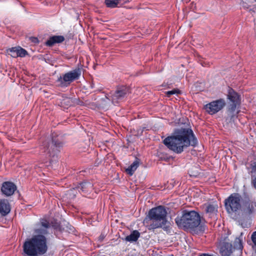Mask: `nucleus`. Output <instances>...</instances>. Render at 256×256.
<instances>
[{"label": "nucleus", "mask_w": 256, "mask_h": 256, "mask_svg": "<svg viewBox=\"0 0 256 256\" xmlns=\"http://www.w3.org/2000/svg\"><path fill=\"white\" fill-rule=\"evenodd\" d=\"M50 224L48 220L41 218L34 230L36 234L26 240L23 245L24 252L28 256L44 254L48 250L46 238L44 236L48 233V230Z\"/></svg>", "instance_id": "obj_1"}, {"label": "nucleus", "mask_w": 256, "mask_h": 256, "mask_svg": "<svg viewBox=\"0 0 256 256\" xmlns=\"http://www.w3.org/2000/svg\"><path fill=\"white\" fill-rule=\"evenodd\" d=\"M163 143L171 150L180 154L190 146L195 147L198 140L192 129L180 128L176 130L174 136L166 138Z\"/></svg>", "instance_id": "obj_2"}, {"label": "nucleus", "mask_w": 256, "mask_h": 256, "mask_svg": "<svg viewBox=\"0 0 256 256\" xmlns=\"http://www.w3.org/2000/svg\"><path fill=\"white\" fill-rule=\"evenodd\" d=\"M166 214L167 212L164 206H160L152 208L148 212L150 229L162 228L166 230L168 227Z\"/></svg>", "instance_id": "obj_3"}, {"label": "nucleus", "mask_w": 256, "mask_h": 256, "mask_svg": "<svg viewBox=\"0 0 256 256\" xmlns=\"http://www.w3.org/2000/svg\"><path fill=\"white\" fill-rule=\"evenodd\" d=\"M202 220V218H201L197 212L184 210L182 212V216L177 217L175 222L180 227L192 229L198 226Z\"/></svg>", "instance_id": "obj_4"}, {"label": "nucleus", "mask_w": 256, "mask_h": 256, "mask_svg": "<svg viewBox=\"0 0 256 256\" xmlns=\"http://www.w3.org/2000/svg\"><path fill=\"white\" fill-rule=\"evenodd\" d=\"M63 142L58 137H53L52 143L50 144L45 142L41 148L42 153H44L46 157L50 163L56 162L58 160L57 154L62 147Z\"/></svg>", "instance_id": "obj_5"}, {"label": "nucleus", "mask_w": 256, "mask_h": 256, "mask_svg": "<svg viewBox=\"0 0 256 256\" xmlns=\"http://www.w3.org/2000/svg\"><path fill=\"white\" fill-rule=\"evenodd\" d=\"M243 199L242 196L236 192L232 194L224 203L226 210L228 214L236 213L242 209V202Z\"/></svg>", "instance_id": "obj_6"}, {"label": "nucleus", "mask_w": 256, "mask_h": 256, "mask_svg": "<svg viewBox=\"0 0 256 256\" xmlns=\"http://www.w3.org/2000/svg\"><path fill=\"white\" fill-rule=\"evenodd\" d=\"M130 93V90L128 87L122 86L117 87L114 92H110V95L107 94L106 98L114 104H116L124 100Z\"/></svg>", "instance_id": "obj_7"}, {"label": "nucleus", "mask_w": 256, "mask_h": 256, "mask_svg": "<svg viewBox=\"0 0 256 256\" xmlns=\"http://www.w3.org/2000/svg\"><path fill=\"white\" fill-rule=\"evenodd\" d=\"M81 73L80 68H76L66 73L62 76H60L56 80L58 86H68L72 82L80 78Z\"/></svg>", "instance_id": "obj_8"}, {"label": "nucleus", "mask_w": 256, "mask_h": 256, "mask_svg": "<svg viewBox=\"0 0 256 256\" xmlns=\"http://www.w3.org/2000/svg\"><path fill=\"white\" fill-rule=\"evenodd\" d=\"M226 103L223 99H220L206 104L205 110L210 114H214L220 110L225 106Z\"/></svg>", "instance_id": "obj_9"}, {"label": "nucleus", "mask_w": 256, "mask_h": 256, "mask_svg": "<svg viewBox=\"0 0 256 256\" xmlns=\"http://www.w3.org/2000/svg\"><path fill=\"white\" fill-rule=\"evenodd\" d=\"M242 204V212L246 216H250L256 210V202L251 200L248 195L244 197Z\"/></svg>", "instance_id": "obj_10"}, {"label": "nucleus", "mask_w": 256, "mask_h": 256, "mask_svg": "<svg viewBox=\"0 0 256 256\" xmlns=\"http://www.w3.org/2000/svg\"><path fill=\"white\" fill-rule=\"evenodd\" d=\"M16 190V186L10 182H3L1 188L2 193L6 196L12 195Z\"/></svg>", "instance_id": "obj_11"}, {"label": "nucleus", "mask_w": 256, "mask_h": 256, "mask_svg": "<svg viewBox=\"0 0 256 256\" xmlns=\"http://www.w3.org/2000/svg\"><path fill=\"white\" fill-rule=\"evenodd\" d=\"M10 210V205L7 200H0V214L2 216L7 215Z\"/></svg>", "instance_id": "obj_12"}, {"label": "nucleus", "mask_w": 256, "mask_h": 256, "mask_svg": "<svg viewBox=\"0 0 256 256\" xmlns=\"http://www.w3.org/2000/svg\"><path fill=\"white\" fill-rule=\"evenodd\" d=\"M64 40V38L62 36H54L50 37L46 42V44L49 46H52L55 44L61 43Z\"/></svg>", "instance_id": "obj_13"}, {"label": "nucleus", "mask_w": 256, "mask_h": 256, "mask_svg": "<svg viewBox=\"0 0 256 256\" xmlns=\"http://www.w3.org/2000/svg\"><path fill=\"white\" fill-rule=\"evenodd\" d=\"M220 253L223 256H229L232 252V244L228 242H224L220 248Z\"/></svg>", "instance_id": "obj_14"}, {"label": "nucleus", "mask_w": 256, "mask_h": 256, "mask_svg": "<svg viewBox=\"0 0 256 256\" xmlns=\"http://www.w3.org/2000/svg\"><path fill=\"white\" fill-rule=\"evenodd\" d=\"M228 97L232 102L240 104V96L232 88L229 89Z\"/></svg>", "instance_id": "obj_15"}, {"label": "nucleus", "mask_w": 256, "mask_h": 256, "mask_svg": "<svg viewBox=\"0 0 256 256\" xmlns=\"http://www.w3.org/2000/svg\"><path fill=\"white\" fill-rule=\"evenodd\" d=\"M93 184L92 183L89 182H84L80 184H79L78 186V188H80L82 192L86 194L92 189Z\"/></svg>", "instance_id": "obj_16"}, {"label": "nucleus", "mask_w": 256, "mask_h": 256, "mask_svg": "<svg viewBox=\"0 0 256 256\" xmlns=\"http://www.w3.org/2000/svg\"><path fill=\"white\" fill-rule=\"evenodd\" d=\"M206 208L205 210L206 214H208V216L212 217V216L218 212V205L216 204H205Z\"/></svg>", "instance_id": "obj_17"}, {"label": "nucleus", "mask_w": 256, "mask_h": 256, "mask_svg": "<svg viewBox=\"0 0 256 256\" xmlns=\"http://www.w3.org/2000/svg\"><path fill=\"white\" fill-rule=\"evenodd\" d=\"M138 158H136L133 163L129 166L126 170V172L130 176H132L138 168L140 162Z\"/></svg>", "instance_id": "obj_18"}, {"label": "nucleus", "mask_w": 256, "mask_h": 256, "mask_svg": "<svg viewBox=\"0 0 256 256\" xmlns=\"http://www.w3.org/2000/svg\"><path fill=\"white\" fill-rule=\"evenodd\" d=\"M140 236V233L136 230H134L130 235L126 236L125 240L128 242H136Z\"/></svg>", "instance_id": "obj_19"}, {"label": "nucleus", "mask_w": 256, "mask_h": 256, "mask_svg": "<svg viewBox=\"0 0 256 256\" xmlns=\"http://www.w3.org/2000/svg\"><path fill=\"white\" fill-rule=\"evenodd\" d=\"M120 0H105V3L108 8H115L118 6Z\"/></svg>", "instance_id": "obj_20"}, {"label": "nucleus", "mask_w": 256, "mask_h": 256, "mask_svg": "<svg viewBox=\"0 0 256 256\" xmlns=\"http://www.w3.org/2000/svg\"><path fill=\"white\" fill-rule=\"evenodd\" d=\"M17 48L18 56L24 57L28 54V52L24 49L20 47H17Z\"/></svg>", "instance_id": "obj_21"}, {"label": "nucleus", "mask_w": 256, "mask_h": 256, "mask_svg": "<svg viewBox=\"0 0 256 256\" xmlns=\"http://www.w3.org/2000/svg\"><path fill=\"white\" fill-rule=\"evenodd\" d=\"M17 50H18V48L16 47L12 48L9 49L8 54H10V56L13 58H17V57H18Z\"/></svg>", "instance_id": "obj_22"}, {"label": "nucleus", "mask_w": 256, "mask_h": 256, "mask_svg": "<svg viewBox=\"0 0 256 256\" xmlns=\"http://www.w3.org/2000/svg\"><path fill=\"white\" fill-rule=\"evenodd\" d=\"M239 104H235L232 102L231 104H230L228 108V112L232 114H233L234 112L236 111V106Z\"/></svg>", "instance_id": "obj_23"}, {"label": "nucleus", "mask_w": 256, "mask_h": 256, "mask_svg": "<svg viewBox=\"0 0 256 256\" xmlns=\"http://www.w3.org/2000/svg\"><path fill=\"white\" fill-rule=\"evenodd\" d=\"M176 94H180V90L178 89H174L166 92V95L168 97H170L172 95Z\"/></svg>", "instance_id": "obj_24"}, {"label": "nucleus", "mask_w": 256, "mask_h": 256, "mask_svg": "<svg viewBox=\"0 0 256 256\" xmlns=\"http://www.w3.org/2000/svg\"><path fill=\"white\" fill-rule=\"evenodd\" d=\"M251 239L254 244L256 246V231L252 232Z\"/></svg>", "instance_id": "obj_25"}, {"label": "nucleus", "mask_w": 256, "mask_h": 256, "mask_svg": "<svg viewBox=\"0 0 256 256\" xmlns=\"http://www.w3.org/2000/svg\"><path fill=\"white\" fill-rule=\"evenodd\" d=\"M252 185L256 190V176L252 177Z\"/></svg>", "instance_id": "obj_26"}, {"label": "nucleus", "mask_w": 256, "mask_h": 256, "mask_svg": "<svg viewBox=\"0 0 256 256\" xmlns=\"http://www.w3.org/2000/svg\"><path fill=\"white\" fill-rule=\"evenodd\" d=\"M235 242H238V245H236V247L240 249H241L242 248V244L241 240L239 238H236V240Z\"/></svg>", "instance_id": "obj_27"}, {"label": "nucleus", "mask_w": 256, "mask_h": 256, "mask_svg": "<svg viewBox=\"0 0 256 256\" xmlns=\"http://www.w3.org/2000/svg\"><path fill=\"white\" fill-rule=\"evenodd\" d=\"M252 172H256V162H254L252 164Z\"/></svg>", "instance_id": "obj_28"}, {"label": "nucleus", "mask_w": 256, "mask_h": 256, "mask_svg": "<svg viewBox=\"0 0 256 256\" xmlns=\"http://www.w3.org/2000/svg\"><path fill=\"white\" fill-rule=\"evenodd\" d=\"M30 39L31 40V42L34 44H38L39 42V40L37 38L31 37L30 38Z\"/></svg>", "instance_id": "obj_29"}, {"label": "nucleus", "mask_w": 256, "mask_h": 256, "mask_svg": "<svg viewBox=\"0 0 256 256\" xmlns=\"http://www.w3.org/2000/svg\"><path fill=\"white\" fill-rule=\"evenodd\" d=\"M104 238H105V236L103 234H101L98 238V240L100 242H102V240H104Z\"/></svg>", "instance_id": "obj_30"}, {"label": "nucleus", "mask_w": 256, "mask_h": 256, "mask_svg": "<svg viewBox=\"0 0 256 256\" xmlns=\"http://www.w3.org/2000/svg\"><path fill=\"white\" fill-rule=\"evenodd\" d=\"M200 256H212L208 254H200Z\"/></svg>", "instance_id": "obj_31"}, {"label": "nucleus", "mask_w": 256, "mask_h": 256, "mask_svg": "<svg viewBox=\"0 0 256 256\" xmlns=\"http://www.w3.org/2000/svg\"><path fill=\"white\" fill-rule=\"evenodd\" d=\"M74 227L70 226V228H69V229H70V231L73 232V230H74Z\"/></svg>", "instance_id": "obj_32"}, {"label": "nucleus", "mask_w": 256, "mask_h": 256, "mask_svg": "<svg viewBox=\"0 0 256 256\" xmlns=\"http://www.w3.org/2000/svg\"><path fill=\"white\" fill-rule=\"evenodd\" d=\"M55 228H57L58 227V224H56L55 225L53 226Z\"/></svg>", "instance_id": "obj_33"}, {"label": "nucleus", "mask_w": 256, "mask_h": 256, "mask_svg": "<svg viewBox=\"0 0 256 256\" xmlns=\"http://www.w3.org/2000/svg\"><path fill=\"white\" fill-rule=\"evenodd\" d=\"M255 2H256V0H254Z\"/></svg>", "instance_id": "obj_34"}]
</instances>
